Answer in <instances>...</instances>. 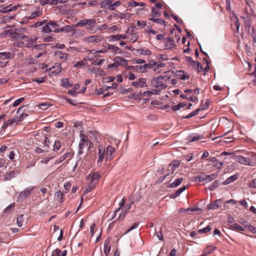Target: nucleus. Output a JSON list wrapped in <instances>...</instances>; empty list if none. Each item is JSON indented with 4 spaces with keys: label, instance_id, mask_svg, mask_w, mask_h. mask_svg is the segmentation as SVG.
I'll return each instance as SVG.
<instances>
[{
    "label": "nucleus",
    "instance_id": "obj_18",
    "mask_svg": "<svg viewBox=\"0 0 256 256\" xmlns=\"http://www.w3.org/2000/svg\"><path fill=\"white\" fill-rule=\"evenodd\" d=\"M113 0H104L101 3V8L110 10Z\"/></svg>",
    "mask_w": 256,
    "mask_h": 256
},
{
    "label": "nucleus",
    "instance_id": "obj_59",
    "mask_svg": "<svg viewBox=\"0 0 256 256\" xmlns=\"http://www.w3.org/2000/svg\"><path fill=\"white\" fill-rule=\"evenodd\" d=\"M121 4V2L120 1H117L112 4V7L110 8L111 10H114L118 6Z\"/></svg>",
    "mask_w": 256,
    "mask_h": 256
},
{
    "label": "nucleus",
    "instance_id": "obj_56",
    "mask_svg": "<svg viewBox=\"0 0 256 256\" xmlns=\"http://www.w3.org/2000/svg\"><path fill=\"white\" fill-rule=\"evenodd\" d=\"M138 224H139L138 222H134V224L126 231V232L124 233V234H128V232H129L132 230L136 228L138 226Z\"/></svg>",
    "mask_w": 256,
    "mask_h": 256
},
{
    "label": "nucleus",
    "instance_id": "obj_51",
    "mask_svg": "<svg viewBox=\"0 0 256 256\" xmlns=\"http://www.w3.org/2000/svg\"><path fill=\"white\" fill-rule=\"evenodd\" d=\"M104 61V59L96 60L93 62L92 64L95 66H100L103 64Z\"/></svg>",
    "mask_w": 256,
    "mask_h": 256
},
{
    "label": "nucleus",
    "instance_id": "obj_63",
    "mask_svg": "<svg viewBox=\"0 0 256 256\" xmlns=\"http://www.w3.org/2000/svg\"><path fill=\"white\" fill-rule=\"evenodd\" d=\"M154 234L158 238L159 240H163L164 238H163V236H162V234L160 231L156 232Z\"/></svg>",
    "mask_w": 256,
    "mask_h": 256
},
{
    "label": "nucleus",
    "instance_id": "obj_22",
    "mask_svg": "<svg viewBox=\"0 0 256 256\" xmlns=\"http://www.w3.org/2000/svg\"><path fill=\"white\" fill-rule=\"evenodd\" d=\"M238 176L237 174H234L228 178H227L224 182H222V184L226 185L228 184L237 180Z\"/></svg>",
    "mask_w": 256,
    "mask_h": 256
},
{
    "label": "nucleus",
    "instance_id": "obj_40",
    "mask_svg": "<svg viewBox=\"0 0 256 256\" xmlns=\"http://www.w3.org/2000/svg\"><path fill=\"white\" fill-rule=\"evenodd\" d=\"M62 146V142L60 140H56L55 141L54 147H53V150L54 152H57L58 150L60 147Z\"/></svg>",
    "mask_w": 256,
    "mask_h": 256
},
{
    "label": "nucleus",
    "instance_id": "obj_23",
    "mask_svg": "<svg viewBox=\"0 0 256 256\" xmlns=\"http://www.w3.org/2000/svg\"><path fill=\"white\" fill-rule=\"evenodd\" d=\"M100 174L98 172H94L92 175L91 176L90 178V182L92 184H96L98 182V180L100 178Z\"/></svg>",
    "mask_w": 256,
    "mask_h": 256
},
{
    "label": "nucleus",
    "instance_id": "obj_16",
    "mask_svg": "<svg viewBox=\"0 0 256 256\" xmlns=\"http://www.w3.org/2000/svg\"><path fill=\"white\" fill-rule=\"evenodd\" d=\"M15 54L13 52H0V58L2 60L13 58H14Z\"/></svg>",
    "mask_w": 256,
    "mask_h": 256
},
{
    "label": "nucleus",
    "instance_id": "obj_42",
    "mask_svg": "<svg viewBox=\"0 0 256 256\" xmlns=\"http://www.w3.org/2000/svg\"><path fill=\"white\" fill-rule=\"evenodd\" d=\"M86 32L84 30H78L74 33L75 37L83 36L85 35Z\"/></svg>",
    "mask_w": 256,
    "mask_h": 256
},
{
    "label": "nucleus",
    "instance_id": "obj_6",
    "mask_svg": "<svg viewBox=\"0 0 256 256\" xmlns=\"http://www.w3.org/2000/svg\"><path fill=\"white\" fill-rule=\"evenodd\" d=\"M234 160L240 164L248 165L250 166H254V162L249 158H245L242 156H234Z\"/></svg>",
    "mask_w": 256,
    "mask_h": 256
},
{
    "label": "nucleus",
    "instance_id": "obj_61",
    "mask_svg": "<svg viewBox=\"0 0 256 256\" xmlns=\"http://www.w3.org/2000/svg\"><path fill=\"white\" fill-rule=\"evenodd\" d=\"M132 62L134 64H144L145 60L142 59H134L132 60Z\"/></svg>",
    "mask_w": 256,
    "mask_h": 256
},
{
    "label": "nucleus",
    "instance_id": "obj_31",
    "mask_svg": "<svg viewBox=\"0 0 256 256\" xmlns=\"http://www.w3.org/2000/svg\"><path fill=\"white\" fill-rule=\"evenodd\" d=\"M183 180V178H180L176 180L173 182H172L170 184V187L171 188H175L178 187V186H180Z\"/></svg>",
    "mask_w": 256,
    "mask_h": 256
},
{
    "label": "nucleus",
    "instance_id": "obj_8",
    "mask_svg": "<svg viewBox=\"0 0 256 256\" xmlns=\"http://www.w3.org/2000/svg\"><path fill=\"white\" fill-rule=\"evenodd\" d=\"M116 152L115 148L112 146H108L106 149L105 158L106 160H111L113 158Z\"/></svg>",
    "mask_w": 256,
    "mask_h": 256
},
{
    "label": "nucleus",
    "instance_id": "obj_41",
    "mask_svg": "<svg viewBox=\"0 0 256 256\" xmlns=\"http://www.w3.org/2000/svg\"><path fill=\"white\" fill-rule=\"evenodd\" d=\"M218 176V173L212 174L210 175L206 176V182H210L213 180L215 179Z\"/></svg>",
    "mask_w": 256,
    "mask_h": 256
},
{
    "label": "nucleus",
    "instance_id": "obj_2",
    "mask_svg": "<svg viewBox=\"0 0 256 256\" xmlns=\"http://www.w3.org/2000/svg\"><path fill=\"white\" fill-rule=\"evenodd\" d=\"M96 20L94 18L87 19L84 18L80 20L76 24V26L79 27H84L87 26V30L90 31L93 30L95 28Z\"/></svg>",
    "mask_w": 256,
    "mask_h": 256
},
{
    "label": "nucleus",
    "instance_id": "obj_52",
    "mask_svg": "<svg viewBox=\"0 0 256 256\" xmlns=\"http://www.w3.org/2000/svg\"><path fill=\"white\" fill-rule=\"evenodd\" d=\"M46 22H47L46 20H44L42 21H38L33 25V26L36 28V27L40 26L44 24H46Z\"/></svg>",
    "mask_w": 256,
    "mask_h": 256
},
{
    "label": "nucleus",
    "instance_id": "obj_46",
    "mask_svg": "<svg viewBox=\"0 0 256 256\" xmlns=\"http://www.w3.org/2000/svg\"><path fill=\"white\" fill-rule=\"evenodd\" d=\"M150 20L154 22L159 24H165V21L160 18H150Z\"/></svg>",
    "mask_w": 256,
    "mask_h": 256
},
{
    "label": "nucleus",
    "instance_id": "obj_30",
    "mask_svg": "<svg viewBox=\"0 0 256 256\" xmlns=\"http://www.w3.org/2000/svg\"><path fill=\"white\" fill-rule=\"evenodd\" d=\"M108 49L112 50L115 54H122V51L118 47L112 44H108Z\"/></svg>",
    "mask_w": 256,
    "mask_h": 256
},
{
    "label": "nucleus",
    "instance_id": "obj_34",
    "mask_svg": "<svg viewBox=\"0 0 256 256\" xmlns=\"http://www.w3.org/2000/svg\"><path fill=\"white\" fill-rule=\"evenodd\" d=\"M11 6H12V4H10L6 7H4L3 6H0V12L6 14V13H8V12H11V10H10Z\"/></svg>",
    "mask_w": 256,
    "mask_h": 256
},
{
    "label": "nucleus",
    "instance_id": "obj_5",
    "mask_svg": "<svg viewBox=\"0 0 256 256\" xmlns=\"http://www.w3.org/2000/svg\"><path fill=\"white\" fill-rule=\"evenodd\" d=\"M164 65V64H158L156 62L151 61L149 63L145 64L144 65L142 66V68H144L143 72H146L148 69H152L154 71L158 72H160L159 67H162Z\"/></svg>",
    "mask_w": 256,
    "mask_h": 256
},
{
    "label": "nucleus",
    "instance_id": "obj_10",
    "mask_svg": "<svg viewBox=\"0 0 256 256\" xmlns=\"http://www.w3.org/2000/svg\"><path fill=\"white\" fill-rule=\"evenodd\" d=\"M146 83V79L144 78H139L136 81L132 82V85L134 87L143 88L145 86Z\"/></svg>",
    "mask_w": 256,
    "mask_h": 256
},
{
    "label": "nucleus",
    "instance_id": "obj_43",
    "mask_svg": "<svg viewBox=\"0 0 256 256\" xmlns=\"http://www.w3.org/2000/svg\"><path fill=\"white\" fill-rule=\"evenodd\" d=\"M186 106V104H183L182 102H180L177 105H174L172 107V110L174 111H176L180 110V108H184Z\"/></svg>",
    "mask_w": 256,
    "mask_h": 256
},
{
    "label": "nucleus",
    "instance_id": "obj_57",
    "mask_svg": "<svg viewBox=\"0 0 256 256\" xmlns=\"http://www.w3.org/2000/svg\"><path fill=\"white\" fill-rule=\"evenodd\" d=\"M24 98H20L16 101L14 102L13 103V106H16L19 105L24 100Z\"/></svg>",
    "mask_w": 256,
    "mask_h": 256
},
{
    "label": "nucleus",
    "instance_id": "obj_35",
    "mask_svg": "<svg viewBox=\"0 0 256 256\" xmlns=\"http://www.w3.org/2000/svg\"><path fill=\"white\" fill-rule=\"evenodd\" d=\"M180 164L178 160H174L169 164L168 168H170L171 170H173L175 168H178L180 166Z\"/></svg>",
    "mask_w": 256,
    "mask_h": 256
},
{
    "label": "nucleus",
    "instance_id": "obj_54",
    "mask_svg": "<svg viewBox=\"0 0 256 256\" xmlns=\"http://www.w3.org/2000/svg\"><path fill=\"white\" fill-rule=\"evenodd\" d=\"M232 227L233 228H234L236 230H240V231H244V229L242 228V226H240L238 224H234L232 226Z\"/></svg>",
    "mask_w": 256,
    "mask_h": 256
},
{
    "label": "nucleus",
    "instance_id": "obj_47",
    "mask_svg": "<svg viewBox=\"0 0 256 256\" xmlns=\"http://www.w3.org/2000/svg\"><path fill=\"white\" fill-rule=\"evenodd\" d=\"M185 58L186 60L188 63L190 65L194 66L196 62L194 61L191 57L186 56Z\"/></svg>",
    "mask_w": 256,
    "mask_h": 256
},
{
    "label": "nucleus",
    "instance_id": "obj_17",
    "mask_svg": "<svg viewBox=\"0 0 256 256\" xmlns=\"http://www.w3.org/2000/svg\"><path fill=\"white\" fill-rule=\"evenodd\" d=\"M133 202H130V204H126L122 210V212L118 218L119 219L123 220L125 217V216L127 212L130 210L132 205V204Z\"/></svg>",
    "mask_w": 256,
    "mask_h": 256
},
{
    "label": "nucleus",
    "instance_id": "obj_3",
    "mask_svg": "<svg viewBox=\"0 0 256 256\" xmlns=\"http://www.w3.org/2000/svg\"><path fill=\"white\" fill-rule=\"evenodd\" d=\"M83 132L80 131V141L78 144V154L80 155L83 152V149L84 146H88V150H90L92 143L88 140V137L85 136L83 134Z\"/></svg>",
    "mask_w": 256,
    "mask_h": 256
},
{
    "label": "nucleus",
    "instance_id": "obj_25",
    "mask_svg": "<svg viewBox=\"0 0 256 256\" xmlns=\"http://www.w3.org/2000/svg\"><path fill=\"white\" fill-rule=\"evenodd\" d=\"M118 66V65L125 66L127 64V60L121 57H117L114 58Z\"/></svg>",
    "mask_w": 256,
    "mask_h": 256
},
{
    "label": "nucleus",
    "instance_id": "obj_9",
    "mask_svg": "<svg viewBox=\"0 0 256 256\" xmlns=\"http://www.w3.org/2000/svg\"><path fill=\"white\" fill-rule=\"evenodd\" d=\"M34 188V187H28L26 188L24 191L22 192L19 194V200H24L30 194Z\"/></svg>",
    "mask_w": 256,
    "mask_h": 256
},
{
    "label": "nucleus",
    "instance_id": "obj_1",
    "mask_svg": "<svg viewBox=\"0 0 256 256\" xmlns=\"http://www.w3.org/2000/svg\"><path fill=\"white\" fill-rule=\"evenodd\" d=\"M42 32L45 33L54 32H60V28L57 22L54 20H50L46 22V24L42 28Z\"/></svg>",
    "mask_w": 256,
    "mask_h": 256
},
{
    "label": "nucleus",
    "instance_id": "obj_19",
    "mask_svg": "<svg viewBox=\"0 0 256 256\" xmlns=\"http://www.w3.org/2000/svg\"><path fill=\"white\" fill-rule=\"evenodd\" d=\"M157 94L156 90L152 91H145L142 93L140 92L136 96L138 98H141L144 96L150 97L154 94Z\"/></svg>",
    "mask_w": 256,
    "mask_h": 256
},
{
    "label": "nucleus",
    "instance_id": "obj_26",
    "mask_svg": "<svg viewBox=\"0 0 256 256\" xmlns=\"http://www.w3.org/2000/svg\"><path fill=\"white\" fill-rule=\"evenodd\" d=\"M56 55L59 59L63 60H66L68 58V54L62 52L60 51L56 52Z\"/></svg>",
    "mask_w": 256,
    "mask_h": 256
},
{
    "label": "nucleus",
    "instance_id": "obj_7",
    "mask_svg": "<svg viewBox=\"0 0 256 256\" xmlns=\"http://www.w3.org/2000/svg\"><path fill=\"white\" fill-rule=\"evenodd\" d=\"M103 40L102 36L93 35L90 36H86L83 38V41L88 44H97Z\"/></svg>",
    "mask_w": 256,
    "mask_h": 256
},
{
    "label": "nucleus",
    "instance_id": "obj_13",
    "mask_svg": "<svg viewBox=\"0 0 256 256\" xmlns=\"http://www.w3.org/2000/svg\"><path fill=\"white\" fill-rule=\"evenodd\" d=\"M207 160L210 162H212L214 166L218 169L222 168L223 166L224 163L222 162H220L215 158H208Z\"/></svg>",
    "mask_w": 256,
    "mask_h": 256
},
{
    "label": "nucleus",
    "instance_id": "obj_11",
    "mask_svg": "<svg viewBox=\"0 0 256 256\" xmlns=\"http://www.w3.org/2000/svg\"><path fill=\"white\" fill-rule=\"evenodd\" d=\"M176 77L180 80H185L189 79L190 76L185 72L184 70H178L176 73Z\"/></svg>",
    "mask_w": 256,
    "mask_h": 256
},
{
    "label": "nucleus",
    "instance_id": "obj_39",
    "mask_svg": "<svg viewBox=\"0 0 256 256\" xmlns=\"http://www.w3.org/2000/svg\"><path fill=\"white\" fill-rule=\"evenodd\" d=\"M200 110V108H198L196 110L192 112L189 114L184 117V118H190L192 117H193L197 114H198Z\"/></svg>",
    "mask_w": 256,
    "mask_h": 256
},
{
    "label": "nucleus",
    "instance_id": "obj_60",
    "mask_svg": "<svg viewBox=\"0 0 256 256\" xmlns=\"http://www.w3.org/2000/svg\"><path fill=\"white\" fill-rule=\"evenodd\" d=\"M32 81L36 82L38 84H42L45 82V78L44 77H40L36 79H34Z\"/></svg>",
    "mask_w": 256,
    "mask_h": 256
},
{
    "label": "nucleus",
    "instance_id": "obj_44",
    "mask_svg": "<svg viewBox=\"0 0 256 256\" xmlns=\"http://www.w3.org/2000/svg\"><path fill=\"white\" fill-rule=\"evenodd\" d=\"M211 230V226H208L204 228L198 230V232L200 234H205L210 232Z\"/></svg>",
    "mask_w": 256,
    "mask_h": 256
},
{
    "label": "nucleus",
    "instance_id": "obj_33",
    "mask_svg": "<svg viewBox=\"0 0 256 256\" xmlns=\"http://www.w3.org/2000/svg\"><path fill=\"white\" fill-rule=\"evenodd\" d=\"M202 138V135H192L188 136V140L190 142H193L198 140H200Z\"/></svg>",
    "mask_w": 256,
    "mask_h": 256
},
{
    "label": "nucleus",
    "instance_id": "obj_36",
    "mask_svg": "<svg viewBox=\"0 0 256 256\" xmlns=\"http://www.w3.org/2000/svg\"><path fill=\"white\" fill-rule=\"evenodd\" d=\"M42 12L38 10L36 12L31 13L28 18L29 19H33L36 17L40 16L42 15Z\"/></svg>",
    "mask_w": 256,
    "mask_h": 256
},
{
    "label": "nucleus",
    "instance_id": "obj_29",
    "mask_svg": "<svg viewBox=\"0 0 256 256\" xmlns=\"http://www.w3.org/2000/svg\"><path fill=\"white\" fill-rule=\"evenodd\" d=\"M16 174V172L12 170L10 172L7 173L4 176V180H10L12 178H14Z\"/></svg>",
    "mask_w": 256,
    "mask_h": 256
},
{
    "label": "nucleus",
    "instance_id": "obj_58",
    "mask_svg": "<svg viewBox=\"0 0 256 256\" xmlns=\"http://www.w3.org/2000/svg\"><path fill=\"white\" fill-rule=\"evenodd\" d=\"M19 122L18 118H12V120H7L6 122H7V124H8V125H12L14 122Z\"/></svg>",
    "mask_w": 256,
    "mask_h": 256
},
{
    "label": "nucleus",
    "instance_id": "obj_28",
    "mask_svg": "<svg viewBox=\"0 0 256 256\" xmlns=\"http://www.w3.org/2000/svg\"><path fill=\"white\" fill-rule=\"evenodd\" d=\"M216 248V247L212 246H208L204 250L203 253L201 256H207L210 254L212 250Z\"/></svg>",
    "mask_w": 256,
    "mask_h": 256
},
{
    "label": "nucleus",
    "instance_id": "obj_14",
    "mask_svg": "<svg viewBox=\"0 0 256 256\" xmlns=\"http://www.w3.org/2000/svg\"><path fill=\"white\" fill-rule=\"evenodd\" d=\"M128 36L125 34H119L117 35H111L108 37L109 40L110 42H114L116 40H119L121 39H126Z\"/></svg>",
    "mask_w": 256,
    "mask_h": 256
},
{
    "label": "nucleus",
    "instance_id": "obj_15",
    "mask_svg": "<svg viewBox=\"0 0 256 256\" xmlns=\"http://www.w3.org/2000/svg\"><path fill=\"white\" fill-rule=\"evenodd\" d=\"M98 164L101 163L104 158L105 156V149L102 146L98 147Z\"/></svg>",
    "mask_w": 256,
    "mask_h": 256
},
{
    "label": "nucleus",
    "instance_id": "obj_24",
    "mask_svg": "<svg viewBox=\"0 0 256 256\" xmlns=\"http://www.w3.org/2000/svg\"><path fill=\"white\" fill-rule=\"evenodd\" d=\"M186 186H183L180 188L173 194L170 196V198H174L180 195V194L186 189Z\"/></svg>",
    "mask_w": 256,
    "mask_h": 256
},
{
    "label": "nucleus",
    "instance_id": "obj_50",
    "mask_svg": "<svg viewBox=\"0 0 256 256\" xmlns=\"http://www.w3.org/2000/svg\"><path fill=\"white\" fill-rule=\"evenodd\" d=\"M209 104H210V102H208V100L205 102L204 104V101L202 100V106H201V108H200V110H206V109H207L208 107V106H209Z\"/></svg>",
    "mask_w": 256,
    "mask_h": 256
},
{
    "label": "nucleus",
    "instance_id": "obj_48",
    "mask_svg": "<svg viewBox=\"0 0 256 256\" xmlns=\"http://www.w3.org/2000/svg\"><path fill=\"white\" fill-rule=\"evenodd\" d=\"M96 184H92V182H90L89 185H88V187L87 188L86 190H84V193H88V192H90V191L92 190H93L94 188L96 186Z\"/></svg>",
    "mask_w": 256,
    "mask_h": 256
},
{
    "label": "nucleus",
    "instance_id": "obj_12",
    "mask_svg": "<svg viewBox=\"0 0 256 256\" xmlns=\"http://www.w3.org/2000/svg\"><path fill=\"white\" fill-rule=\"evenodd\" d=\"M176 44L172 38H167L165 40V48L167 50L171 49L174 47Z\"/></svg>",
    "mask_w": 256,
    "mask_h": 256
},
{
    "label": "nucleus",
    "instance_id": "obj_49",
    "mask_svg": "<svg viewBox=\"0 0 256 256\" xmlns=\"http://www.w3.org/2000/svg\"><path fill=\"white\" fill-rule=\"evenodd\" d=\"M207 208L208 210H215L218 208V205L216 204L214 202H212L210 204H208L207 206Z\"/></svg>",
    "mask_w": 256,
    "mask_h": 256
},
{
    "label": "nucleus",
    "instance_id": "obj_55",
    "mask_svg": "<svg viewBox=\"0 0 256 256\" xmlns=\"http://www.w3.org/2000/svg\"><path fill=\"white\" fill-rule=\"evenodd\" d=\"M124 204V200L123 198L121 202L119 204V206H120L119 208L115 210L113 218L115 217L116 215V214L117 212H118L120 210L122 206H123Z\"/></svg>",
    "mask_w": 256,
    "mask_h": 256
},
{
    "label": "nucleus",
    "instance_id": "obj_4",
    "mask_svg": "<svg viewBox=\"0 0 256 256\" xmlns=\"http://www.w3.org/2000/svg\"><path fill=\"white\" fill-rule=\"evenodd\" d=\"M166 79V76H160L157 78H154L152 79V84L156 88L160 90L166 87V84L164 82Z\"/></svg>",
    "mask_w": 256,
    "mask_h": 256
},
{
    "label": "nucleus",
    "instance_id": "obj_64",
    "mask_svg": "<svg viewBox=\"0 0 256 256\" xmlns=\"http://www.w3.org/2000/svg\"><path fill=\"white\" fill-rule=\"evenodd\" d=\"M250 188H256V178L254 179L249 184Z\"/></svg>",
    "mask_w": 256,
    "mask_h": 256
},
{
    "label": "nucleus",
    "instance_id": "obj_20",
    "mask_svg": "<svg viewBox=\"0 0 256 256\" xmlns=\"http://www.w3.org/2000/svg\"><path fill=\"white\" fill-rule=\"evenodd\" d=\"M67 252L66 250L62 251L58 248H56L52 252V256H66Z\"/></svg>",
    "mask_w": 256,
    "mask_h": 256
},
{
    "label": "nucleus",
    "instance_id": "obj_38",
    "mask_svg": "<svg viewBox=\"0 0 256 256\" xmlns=\"http://www.w3.org/2000/svg\"><path fill=\"white\" fill-rule=\"evenodd\" d=\"M74 26H66L64 28H60V32H70L74 30Z\"/></svg>",
    "mask_w": 256,
    "mask_h": 256
},
{
    "label": "nucleus",
    "instance_id": "obj_27",
    "mask_svg": "<svg viewBox=\"0 0 256 256\" xmlns=\"http://www.w3.org/2000/svg\"><path fill=\"white\" fill-rule=\"evenodd\" d=\"M181 98H182L186 99L188 100H190L191 102H196L198 100V97L194 96H188V94H182L180 96Z\"/></svg>",
    "mask_w": 256,
    "mask_h": 256
},
{
    "label": "nucleus",
    "instance_id": "obj_37",
    "mask_svg": "<svg viewBox=\"0 0 256 256\" xmlns=\"http://www.w3.org/2000/svg\"><path fill=\"white\" fill-rule=\"evenodd\" d=\"M56 198L60 202L62 203L63 202V194L60 190L57 192L56 193Z\"/></svg>",
    "mask_w": 256,
    "mask_h": 256
},
{
    "label": "nucleus",
    "instance_id": "obj_45",
    "mask_svg": "<svg viewBox=\"0 0 256 256\" xmlns=\"http://www.w3.org/2000/svg\"><path fill=\"white\" fill-rule=\"evenodd\" d=\"M72 156V154L70 152H68L64 154H63L62 156L60 158V161H62V162L65 160L66 158H70Z\"/></svg>",
    "mask_w": 256,
    "mask_h": 256
},
{
    "label": "nucleus",
    "instance_id": "obj_62",
    "mask_svg": "<svg viewBox=\"0 0 256 256\" xmlns=\"http://www.w3.org/2000/svg\"><path fill=\"white\" fill-rule=\"evenodd\" d=\"M160 13L158 11H156L154 8H152V16H160Z\"/></svg>",
    "mask_w": 256,
    "mask_h": 256
},
{
    "label": "nucleus",
    "instance_id": "obj_21",
    "mask_svg": "<svg viewBox=\"0 0 256 256\" xmlns=\"http://www.w3.org/2000/svg\"><path fill=\"white\" fill-rule=\"evenodd\" d=\"M127 70L138 72H143L144 68L142 66L137 65L136 66H131L126 67Z\"/></svg>",
    "mask_w": 256,
    "mask_h": 256
},
{
    "label": "nucleus",
    "instance_id": "obj_32",
    "mask_svg": "<svg viewBox=\"0 0 256 256\" xmlns=\"http://www.w3.org/2000/svg\"><path fill=\"white\" fill-rule=\"evenodd\" d=\"M16 222L19 227L23 226L24 223V215L21 214L17 218Z\"/></svg>",
    "mask_w": 256,
    "mask_h": 256
},
{
    "label": "nucleus",
    "instance_id": "obj_53",
    "mask_svg": "<svg viewBox=\"0 0 256 256\" xmlns=\"http://www.w3.org/2000/svg\"><path fill=\"white\" fill-rule=\"evenodd\" d=\"M138 51L140 52V54L146 56H149L151 54V52L148 50L140 49L138 50Z\"/></svg>",
    "mask_w": 256,
    "mask_h": 256
}]
</instances>
